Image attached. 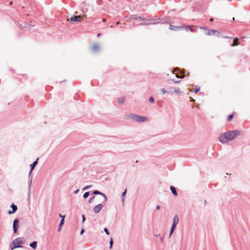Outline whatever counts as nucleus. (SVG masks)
Returning a JSON list of instances; mask_svg holds the SVG:
<instances>
[{
	"instance_id": "nucleus-1",
	"label": "nucleus",
	"mask_w": 250,
	"mask_h": 250,
	"mask_svg": "<svg viewBox=\"0 0 250 250\" xmlns=\"http://www.w3.org/2000/svg\"><path fill=\"white\" fill-rule=\"evenodd\" d=\"M239 135L240 132L237 130L227 132L220 136L219 141L222 143H226L233 140Z\"/></svg>"
},
{
	"instance_id": "nucleus-2",
	"label": "nucleus",
	"mask_w": 250,
	"mask_h": 250,
	"mask_svg": "<svg viewBox=\"0 0 250 250\" xmlns=\"http://www.w3.org/2000/svg\"><path fill=\"white\" fill-rule=\"evenodd\" d=\"M25 242L23 237H18L14 240L10 245V249L13 250L16 248H22L24 247L21 244H23Z\"/></svg>"
},
{
	"instance_id": "nucleus-3",
	"label": "nucleus",
	"mask_w": 250,
	"mask_h": 250,
	"mask_svg": "<svg viewBox=\"0 0 250 250\" xmlns=\"http://www.w3.org/2000/svg\"><path fill=\"white\" fill-rule=\"evenodd\" d=\"M177 82H176L175 83H172L171 84H170L167 87V92L169 93H176L178 94H180L181 93L180 88L177 86L176 85V83Z\"/></svg>"
},
{
	"instance_id": "nucleus-4",
	"label": "nucleus",
	"mask_w": 250,
	"mask_h": 250,
	"mask_svg": "<svg viewBox=\"0 0 250 250\" xmlns=\"http://www.w3.org/2000/svg\"><path fill=\"white\" fill-rule=\"evenodd\" d=\"M129 118L137 122H144L147 120V118L146 117L140 116L135 114L130 115Z\"/></svg>"
},
{
	"instance_id": "nucleus-5",
	"label": "nucleus",
	"mask_w": 250,
	"mask_h": 250,
	"mask_svg": "<svg viewBox=\"0 0 250 250\" xmlns=\"http://www.w3.org/2000/svg\"><path fill=\"white\" fill-rule=\"evenodd\" d=\"M19 220H14L13 224V232L15 234L17 233V231L19 228Z\"/></svg>"
},
{
	"instance_id": "nucleus-6",
	"label": "nucleus",
	"mask_w": 250,
	"mask_h": 250,
	"mask_svg": "<svg viewBox=\"0 0 250 250\" xmlns=\"http://www.w3.org/2000/svg\"><path fill=\"white\" fill-rule=\"evenodd\" d=\"M179 220H173V223L172 224V226H171V229L170 230L169 235V238L171 237V235L172 234L173 232H174V231L176 227V225L178 223Z\"/></svg>"
},
{
	"instance_id": "nucleus-7",
	"label": "nucleus",
	"mask_w": 250,
	"mask_h": 250,
	"mask_svg": "<svg viewBox=\"0 0 250 250\" xmlns=\"http://www.w3.org/2000/svg\"><path fill=\"white\" fill-rule=\"evenodd\" d=\"M82 18L83 16H75L68 19L67 21H69L70 22H79L81 21Z\"/></svg>"
},
{
	"instance_id": "nucleus-8",
	"label": "nucleus",
	"mask_w": 250,
	"mask_h": 250,
	"mask_svg": "<svg viewBox=\"0 0 250 250\" xmlns=\"http://www.w3.org/2000/svg\"><path fill=\"white\" fill-rule=\"evenodd\" d=\"M93 193L94 194H100V195H102V196H103V198H102V201H103L102 203H105V202H106V201L107 200V197H106V195L104 194V193H102V192H100V191H99L98 190L94 191Z\"/></svg>"
},
{
	"instance_id": "nucleus-9",
	"label": "nucleus",
	"mask_w": 250,
	"mask_h": 250,
	"mask_svg": "<svg viewBox=\"0 0 250 250\" xmlns=\"http://www.w3.org/2000/svg\"><path fill=\"white\" fill-rule=\"evenodd\" d=\"M103 205L101 203L97 206H96L94 208V211L95 213H98L101 209L103 208Z\"/></svg>"
},
{
	"instance_id": "nucleus-10",
	"label": "nucleus",
	"mask_w": 250,
	"mask_h": 250,
	"mask_svg": "<svg viewBox=\"0 0 250 250\" xmlns=\"http://www.w3.org/2000/svg\"><path fill=\"white\" fill-rule=\"evenodd\" d=\"M100 46L98 44H94L91 47V49L93 52H97L99 50Z\"/></svg>"
},
{
	"instance_id": "nucleus-11",
	"label": "nucleus",
	"mask_w": 250,
	"mask_h": 250,
	"mask_svg": "<svg viewBox=\"0 0 250 250\" xmlns=\"http://www.w3.org/2000/svg\"><path fill=\"white\" fill-rule=\"evenodd\" d=\"M184 28H185L187 30L188 29L191 32H196L194 27L192 25H187L186 26H184Z\"/></svg>"
},
{
	"instance_id": "nucleus-12",
	"label": "nucleus",
	"mask_w": 250,
	"mask_h": 250,
	"mask_svg": "<svg viewBox=\"0 0 250 250\" xmlns=\"http://www.w3.org/2000/svg\"><path fill=\"white\" fill-rule=\"evenodd\" d=\"M216 32L219 33V32L217 30H208L207 31H206L205 32V34L207 36L213 35L215 34V33H216Z\"/></svg>"
},
{
	"instance_id": "nucleus-13",
	"label": "nucleus",
	"mask_w": 250,
	"mask_h": 250,
	"mask_svg": "<svg viewBox=\"0 0 250 250\" xmlns=\"http://www.w3.org/2000/svg\"><path fill=\"white\" fill-rule=\"evenodd\" d=\"M182 28H184V26H177L172 25H170L169 27V29L171 30H175L176 29H180Z\"/></svg>"
},
{
	"instance_id": "nucleus-14",
	"label": "nucleus",
	"mask_w": 250,
	"mask_h": 250,
	"mask_svg": "<svg viewBox=\"0 0 250 250\" xmlns=\"http://www.w3.org/2000/svg\"><path fill=\"white\" fill-rule=\"evenodd\" d=\"M39 158H37V160L34 162L31 165H30V167H31V170H30V174L31 173L32 171H33V170L34 169V167H36V166L38 164V160Z\"/></svg>"
},
{
	"instance_id": "nucleus-15",
	"label": "nucleus",
	"mask_w": 250,
	"mask_h": 250,
	"mask_svg": "<svg viewBox=\"0 0 250 250\" xmlns=\"http://www.w3.org/2000/svg\"><path fill=\"white\" fill-rule=\"evenodd\" d=\"M29 246L30 247H31L33 249L35 250L37 248V241H33L32 242H31L30 244H29Z\"/></svg>"
},
{
	"instance_id": "nucleus-16",
	"label": "nucleus",
	"mask_w": 250,
	"mask_h": 250,
	"mask_svg": "<svg viewBox=\"0 0 250 250\" xmlns=\"http://www.w3.org/2000/svg\"><path fill=\"white\" fill-rule=\"evenodd\" d=\"M11 207L12 208V211H8L9 214L14 213L17 209V206L13 204L11 205Z\"/></svg>"
},
{
	"instance_id": "nucleus-17",
	"label": "nucleus",
	"mask_w": 250,
	"mask_h": 250,
	"mask_svg": "<svg viewBox=\"0 0 250 250\" xmlns=\"http://www.w3.org/2000/svg\"><path fill=\"white\" fill-rule=\"evenodd\" d=\"M65 220H61V222L59 225V228L58 229V231H60L61 230L62 227L64 225Z\"/></svg>"
},
{
	"instance_id": "nucleus-18",
	"label": "nucleus",
	"mask_w": 250,
	"mask_h": 250,
	"mask_svg": "<svg viewBox=\"0 0 250 250\" xmlns=\"http://www.w3.org/2000/svg\"><path fill=\"white\" fill-rule=\"evenodd\" d=\"M170 188V190H171L172 193L174 194V195L175 196H177L178 194L175 188L173 186H171Z\"/></svg>"
},
{
	"instance_id": "nucleus-19",
	"label": "nucleus",
	"mask_w": 250,
	"mask_h": 250,
	"mask_svg": "<svg viewBox=\"0 0 250 250\" xmlns=\"http://www.w3.org/2000/svg\"><path fill=\"white\" fill-rule=\"evenodd\" d=\"M238 40L239 39L238 38L234 39V40H233V42L232 44V46L238 45L239 44Z\"/></svg>"
},
{
	"instance_id": "nucleus-20",
	"label": "nucleus",
	"mask_w": 250,
	"mask_h": 250,
	"mask_svg": "<svg viewBox=\"0 0 250 250\" xmlns=\"http://www.w3.org/2000/svg\"><path fill=\"white\" fill-rule=\"evenodd\" d=\"M114 243V241L112 238H111L109 242V249L111 250L112 249L113 245Z\"/></svg>"
},
{
	"instance_id": "nucleus-21",
	"label": "nucleus",
	"mask_w": 250,
	"mask_h": 250,
	"mask_svg": "<svg viewBox=\"0 0 250 250\" xmlns=\"http://www.w3.org/2000/svg\"><path fill=\"white\" fill-rule=\"evenodd\" d=\"M234 114L235 113L232 114H231V115H229L228 116V117L227 118V121L228 122H230L232 120Z\"/></svg>"
},
{
	"instance_id": "nucleus-22",
	"label": "nucleus",
	"mask_w": 250,
	"mask_h": 250,
	"mask_svg": "<svg viewBox=\"0 0 250 250\" xmlns=\"http://www.w3.org/2000/svg\"><path fill=\"white\" fill-rule=\"evenodd\" d=\"M125 101V98L124 97H122L119 99L118 102L120 104H123Z\"/></svg>"
},
{
	"instance_id": "nucleus-23",
	"label": "nucleus",
	"mask_w": 250,
	"mask_h": 250,
	"mask_svg": "<svg viewBox=\"0 0 250 250\" xmlns=\"http://www.w3.org/2000/svg\"><path fill=\"white\" fill-rule=\"evenodd\" d=\"M180 75L178 73H175V76L177 78H182L184 77V75H183L181 72H180Z\"/></svg>"
},
{
	"instance_id": "nucleus-24",
	"label": "nucleus",
	"mask_w": 250,
	"mask_h": 250,
	"mask_svg": "<svg viewBox=\"0 0 250 250\" xmlns=\"http://www.w3.org/2000/svg\"><path fill=\"white\" fill-rule=\"evenodd\" d=\"M89 195V192H85V193H84V194H83V198H86L87 197H88Z\"/></svg>"
},
{
	"instance_id": "nucleus-25",
	"label": "nucleus",
	"mask_w": 250,
	"mask_h": 250,
	"mask_svg": "<svg viewBox=\"0 0 250 250\" xmlns=\"http://www.w3.org/2000/svg\"><path fill=\"white\" fill-rule=\"evenodd\" d=\"M104 231L105 232V233L107 234V235H109V231L108 230V229L106 228H105L104 229Z\"/></svg>"
},
{
	"instance_id": "nucleus-26",
	"label": "nucleus",
	"mask_w": 250,
	"mask_h": 250,
	"mask_svg": "<svg viewBox=\"0 0 250 250\" xmlns=\"http://www.w3.org/2000/svg\"><path fill=\"white\" fill-rule=\"evenodd\" d=\"M149 101L151 103H153L154 102V99L153 97H150L149 99Z\"/></svg>"
},
{
	"instance_id": "nucleus-27",
	"label": "nucleus",
	"mask_w": 250,
	"mask_h": 250,
	"mask_svg": "<svg viewBox=\"0 0 250 250\" xmlns=\"http://www.w3.org/2000/svg\"><path fill=\"white\" fill-rule=\"evenodd\" d=\"M91 186H85L83 188V190H86V189H88L89 188H90V187H91Z\"/></svg>"
},
{
	"instance_id": "nucleus-28",
	"label": "nucleus",
	"mask_w": 250,
	"mask_h": 250,
	"mask_svg": "<svg viewBox=\"0 0 250 250\" xmlns=\"http://www.w3.org/2000/svg\"><path fill=\"white\" fill-rule=\"evenodd\" d=\"M161 92H162V94H165L166 92H167V91H166L164 89H162L161 90Z\"/></svg>"
},
{
	"instance_id": "nucleus-29",
	"label": "nucleus",
	"mask_w": 250,
	"mask_h": 250,
	"mask_svg": "<svg viewBox=\"0 0 250 250\" xmlns=\"http://www.w3.org/2000/svg\"><path fill=\"white\" fill-rule=\"evenodd\" d=\"M84 229H82V230H81V232H80V234L81 235H82L83 234V233H84Z\"/></svg>"
},
{
	"instance_id": "nucleus-30",
	"label": "nucleus",
	"mask_w": 250,
	"mask_h": 250,
	"mask_svg": "<svg viewBox=\"0 0 250 250\" xmlns=\"http://www.w3.org/2000/svg\"><path fill=\"white\" fill-rule=\"evenodd\" d=\"M126 190H125V191L122 193V196H125L126 194Z\"/></svg>"
},
{
	"instance_id": "nucleus-31",
	"label": "nucleus",
	"mask_w": 250,
	"mask_h": 250,
	"mask_svg": "<svg viewBox=\"0 0 250 250\" xmlns=\"http://www.w3.org/2000/svg\"><path fill=\"white\" fill-rule=\"evenodd\" d=\"M199 90H200V88H198V89H196L195 90V92L196 93H197Z\"/></svg>"
},
{
	"instance_id": "nucleus-32",
	"label": "nucleus",
	"mask_w": 250,
	"mask_h": 250,
	"mask_svg": "<svg viewBox=\"0 0 250 250\" xmlns=\"http://www.w3.org/2000/svg\"><path fill=\"white\" fill-rule=\"evenodd\" d=\"M163 238H164L163 237H160V242H163Z\"/></svg>"
},
{
	"instance_id": "nucleus-33",
	"label": "nucleus",
	"mask_w": 250,
	"mask_h": 250,
	"mask_svg": "<svg viewBox=\"0 0 250 250\" xmlns=\"http://www.w3.org/2000/svg\"><path fill=\"white\" fill-rule=\"evenodd\" d=\"M59 216L61 217H62V219H64V218L65 217V215L64 216H62L61 214H59Z\"/></svg>"
},
{
	"instance_id": "nucleus-34",
	"label": "nucleus",
	"mask_w": 250,
	"mask_h": 250,
	"mask_svg": "<svg viewBox=\"0 0 250 250\" xmlns=\"http://www.w3.org/2000/svg\"><path fill=\"white\" fill-rule=\"evenodd\" d=\"M214 21L213 19V18H211L210 19V21Z\"/></svg>"
},
{
	"instance_id": "nucleus-35",
	"label": "nucleus",
	"mask_w": 250,
	"mask_h": 250,
	"mask_svg": "<svg viewBox=\"0 0 250 250\" xmlns=\"http://www.w3.org/2000/svg\"><path fill=\"white\" fill-rule=\"evenodd\" d=\"M119 24H120V22L119 21L116 22V25H119Z\"/></svg>"
},
{
	"instance_id": "nucleus-36",
	"label": "nucleus",
	"mask_w": 250,
	"mask_h": 250,
	"mask_svg": "<svg viewBox=\"0 0 250 250\" xmlns=\"http://www.w3.org/2000/svg\"><path fill=\"white\" fill-rule=\"evenodd\" d=\"M82 216L83 219H85V216H84V215H82Z\"/></svg>"
},
{
	"instance_id": "nucleus-37",
	"label": "nucleus",
	"mask_w": 250,
	"mask_h": 250,
	"mask_svg": "<svg viewBox=\"0 0 250 250\" xmlns=\"http://www.w3.org/2000/svg\"><path fill=\"white\" fill-rule=\"evenodd\" d=\"M78 191H79V189H77V190H76V191L74 192V193H77L78 192Z\"/></svg>"
},
{
	"instance_id": "nucleus-38",
	"label": "nucleus",
	"mask_w": 250,
	"mask_h": 250,
	"mask_svg": "<svg viewBox=\"0 0 250 250\" xmlns=\"http://www.w3.org/2000/svg\"><path fill=\"white\" fill-rule=\"evenodd\" d=\"M159 208H160V207H159V206H157V209H159Z\"/></svg>"
},
{
	"instance_id": "nucleus-39",
	"label": "nucleus",
	"mask_w": 250,
	"mask_h": 250,
	"mask_svg": "<svg viewBox=\"0 0 250 250\" xmlns=\"http://www.w3.org/2000/svg\"><path fill=\"white\" fill-rule=\"evenodd\" d=\"M105 21H106V20H105V19H104L103 20V22H105Z\"/></svg>"
},
{
	"instance_id": "nucleus-40",
	"label": "nucleus",
	"mask_w": 250,
	"mask_h": 250,
	"mask_svg": "<svg viewBox=\"0 0 250 250\" xmlns=\"http://www.w3.org/2000/svg\"><path fill=\"white\" fill-rule=\"evenodd\" d=\"M100 35H101V34H100V33H99V34H98L97 36H98V37H99V36H100Z\"/></svg>"
},
{
	"instance_id": "nucleus-41",
	"label": "nucleus",
	"mask_w": 250,
	"mask_h": 250,
	"mask_svg": "<svg viewBox=\"0 0 250 250\" xmlns=\"http://www.w3.org/2000/svg\"><path fill=\"white\" fill-rule=\"evenodd\" d=\"M85 221V220H82V223H83Z\"/></svg>"
},
{
	"instance_id": "nucleus-42",
	"label": "nucleus",
	"mask_w": 250,
	"mask_h": 250,
	"mask_svg": "<svg viewBox=\"0 0 250 250\" xmlns=\"http://www.w3.org/2000/svg\"><path fill=\"white\" fill-rule=\"evenodd\" d=\"M9 4L11 5L12 4V2H10Z\"/></svg>"
},
{
	"instance_id": "nucleus-43",
	"label": "nucleus",
	"mask_w": 250,
	"mask_h": 250,
	"mask_svg": "<svg viewBox=\"0 0 250 250\" xmlns=\"http://www.w3.org/2000/svg\"><path fill=\"white\" fill-rule=\"evenodd\" d=\"M93 198H94V197H93L92 198H91L90 199V201L91 200L93 199Z\"/></svg>"
},
{
	"instance_id": "nucleus-44",
	"label": "nucleus",
	"mask_w": 250,
	"mask_h": 250,
	"mask_svg": "<svg viewBox=\"0 0 250 250\" xmlns=\"http://www.w3.org/2000/svg\"><path fill=\"white\" fill-rule=\"evenodd\" d=\"M110 28H113V26H112V25H111V26H110Z\"/></svg>"
}]
</instances>
